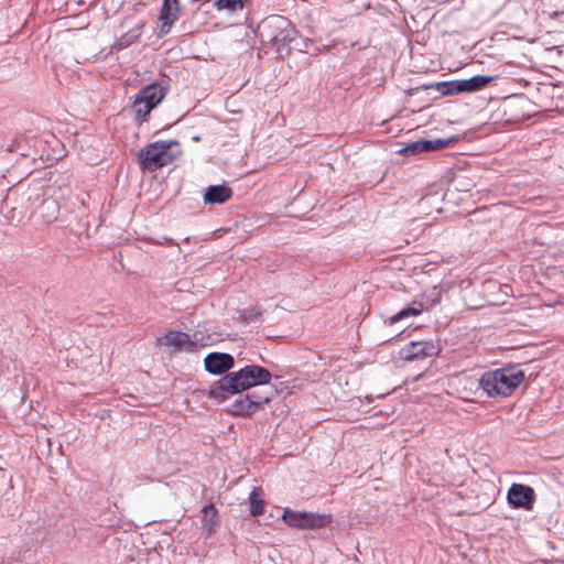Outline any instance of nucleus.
<instances>
[{
    "label": "nucleus",
    "mask_w": 564,
    "mask_h": 564,
    "mask_svg": "<svg viewBox=\"0 0 564 564\" xmlns=\"http://www.w3.org/2000/svg\"><path fill=\"white\" fill-rule=\"evenodd\" d=\"M271 380V372L263 367L250 365L239 371L226 375L218 386L209 390V397L225 400V393H239L257 384H265Z\"/></svg>",
    "instance_id": "1"
},
{
    "label": "nucleus",
    "mask_w": 564,
    "mask_h": 564,
    "mask_svg": "<svg viewBox=\"0 0 564 564\" xmlns=\"http://www.w3.org/2000/svg\"><path fill=\"white\" fill-rule=\"evenodd\" d=\"M524 380L522 370L507 367L485 372L479 379V386L488 397H508Z\"/></svg>",
    "instance_id": "2"
},
{
    "label": "nucleus",
    "mask_w": 564,
    "mask_h": 564,
    "mask_svg": "<svg viewBox=\"0 0 564 564\" xmlns=\"http://www.w3.org/2000/svg\"><path fill=\"white\" fill-rule=\"evenodd\" d=\"M178 154L177 141H156L141 149L139 161L142 169L155 171L171 163Z\"/></svg>",
    "instance_id": "3"
},
{
    "label": "nucleus",
    "mask_w": 564,
    "mask_h": 564,
    "mask_svg": "<svg viewBox=\"0 0 564 564\" xmlns=\"http://www.w3.org/2000/svg\"><path fill=\"white\" fill-rule=\"evenodd\" d=\"M282 520L290 528L300 530H311L328 525L332 522V516L326 513H314L285 509L282 514Z\"/></svg>",
    "instance_id": "4"
},
{
    "label": "nucleus",
    "mask_w": 564,
    "mask_h": 564,
    "mask_svg": "<svg viewBox=\"0 0 564 564\" xmlns=\"http://www.w3.org/2000/svg\"><path fill=\"white\" fill-rule=\"evenodd\" d=\"M164 96L165 89L158 84H151L141 89L132 104L135 117L144 120L151 110L162 101Z\"/></svg>",
    "instance_id": "5"
},
{
    "label": "nucleus",
    "mask_w": 564,
    "mask_h": 564,
    "mask_svg": "<svg viewBox=\"0 0 564 564\" xmlns=\"http://www.w3.org/2000/svg\"><path fill=\"white\" fill-rule=\"evenodd\" d=\"M288 24L289 23L284 18L280 15H272L259 24L258 32L264 41L278 44L288 39Z\"/></svg>",
    "instance_id": "6"
},
{
    "label": "nucleus",
    "mask_w": 564,
    "mask_h": 564,
    "mask_svg": "<svg viewBox=\"0 0 564 564\" xmlns=\"http://www.w3.org/2000/svg\"><path fill=\"white\" fill-rule=\"evenodd\" d=\"M440 348L432 340L411 341L401 349V357L404 360H420L438 355Z\"/></svg>",
    "instance_id": "7"
},
{
    "label": "nucleus",
    "mask_w": 564,
    "mask_h": 564,
    "mask_svg": "<svg viewBox=\"0 0 564 564\" xmlns=\"http://www.w3.org/2000/svg\"><path fill=\"white\" fill-rule=\"evenodd\" d=\"M507 499L513 508L531 510L535 499L534 490L522 484H513L508 490Z\"/></svg>",
    "instance_id": "8"
},
{
    "label": "nucleus",
    "mask_w": 564,
    "mask_h": 564,
    "mask_svg": "<svg viewBox=\"0 0 564 564\" xmlns=\"http://www.w3.org/2000/svg\"><path fill=\"white\" fill-rule=\"evenodd\" d=\"M205 369L215 375H220L232 368L234 358L225 352H210L204 360Z\"/></svg>",
    "instance_id": "9"
},
{
    "label": "nucleus",
    "mask_w": 564,
    "mask_h": 564,
    "mask_svg": "<svg viewBox=\"0 0 564 564\" xmlns=\"http://www.w3.org/2000/svg\"><path fill=\"white\" fill-rule=\"evenodd\" d=\"M180 17L178 2H163L160 15V34L164 35L170 32L171 26Z\"/></svg>",
    "instance_id": "10"
},
{
    "label": "nucleus",
    "mask_w": 564,
    "mask_h": 564,
    "mask_svg": "<svg viewBox=\"0 0 564 564\" xmlns=\"http://www.w3.org/2000/svg\"><path fill=\"white\" fill-rule=\"evenodd\" d=\"M232 196V189L225 185L208 186L204 193L203 200L207 205L225 204Z\"/></svg>",
    "instance_id": "11"
},
{
    "label": "nucleus",
    "mask_w": 564,
    "mask_h": 564,
    "mask_svg": "<svg viewBox=\"0 0 564 564\" xmlns=\"http://www.w3.org/2000/svg\"><path fill=\"white\" fill-rule=\"evenodd\" d=\"M452 139L420 140L404 149V152H429L445 149L449 145Z\"/></svg>",
    "instance_id": "12"
},
{
    "label": "nucleus",
    "mask_w": 564,
    "mask_h": 564,
    "mask_svg": "<svg viewBox=\"0 0 564 564\" xmlns=\"http://www.w3.org/2000/svg\"><path fill=\"white\" fill-rule=\"evenodd\" d=\"M163 345L174 347L175 349L194 350L195 343L191 337L182 332H170L162 339Z\"/></svg>",
    "instance_id": "13"
},
{
    "label": "nucleus",
    "mask_w": 564,
    "mask_h": 564,
    "mask_svg": "<svg viewBox=\"0 0 564 564\" xmlns=\"http://www.w3.org/2000/svg\"><path fill=\"white\" fill-rule=\"evenodd\" d=\"M495 78V76L476 75L468 79H460L456 90H463V93L477 91L487 87Z\"/></svg>",
    "instance_id": "14"
},
{
    "label": "nucleus",
    "mask_w": 564,
    "mask_h": 564,
    "mask_svg": "<svg viewBox=\"0 0 564 564\" xmlns=\"http://www.w3.org/2000/svg\"><path fill=\"white\" fill-rule=\"evenodd\" d=\"M426 308L427 306H425L421 301L414 300L412 302V306L403 308L397 314L392 315L389 319V323L392 325L404 318L417 316Z\"/></svg>",
    "instance_id": "15"
},
{
    "label": "nucleus",
    "mask_w": 564,
    "mask_h": 564,
    "mask_svg": "<svg viewBox=\"0 0 564 564\" xmlns=\"http://www.w3.org/2000/svg\"><path fill=\"white\" fill-rule=\"evenodd\" d=\"M202 527L210 535L217 523V510L214 505H207L202 509Z\"/></svg>",
    "instance_id": "16"
},
{
    "label": "nucleus",
    "mask_w": 564,
    "mask_h": 564,
    "mask_svg": "<svg viewBox=\"0 0 564 564\" xmlns=\"http://www.w3.org/2000/svg\"><path fill=\"white\" fill-rule=\"evenodd\" d=\"M231 412L235 415L239 416H249L253 414L256 411L252 401H250L247 395L241 399L236 400L231 405Z\"/></svg>",
    "instance_id": "17"
},
{
    "label": "nucleus",
    "mask_w": 564,
    "mask_h": 564,
    "mask_svg": "<svg viewBox=\"0 0 564 564\" xmlns=\"http://www.w3.org/2000/svg\"><path fill=\"white\" fill-rule=\"evenodd\" d=\"M250 513L254 517L264 512V501L260 497L259 488L254 487L249 495Z\"/></svg>",
    "instance_id": "18"
},
{
    "label": "nucleus",
    "mask_w": 564,
    "mask_h": 564,
    "mask_svg": "<svg viewBox=\"0 0 564 564\" xmlns=\"http://www.w3.org/2000/svg\"><path fill=\"white\" fill-rule=\"evenodd\" d=\"M247 398L252 401L253 405H254V409L256 411H258L259 409L262 408L263 404L265 403H269L270 400H271V395H272V392H269V393H258V392H253V393H250V394H246Z\"/></svg>",
    "instance_id": "19"
},
{
    "label": "nucleus",
    "mask_w": 564,
    "mask_h": 564,
    "mask_svg": "<svg viewBox=\"0 0 564 564\" xmlns=\"http://www.w3.org/2000/svg\"><path fill=\"white\" fill-rule=\"evenodd\" d=\"M41 210L48 213L46 221H52L56 218L58 206L54 200H44L41 205Z\"/></svg>",
    "instance_id": "20"
},
{
    "label": "nucleus",
    "mask_w": 564,
    "mask_h": 564,
    "mask_svg": "<svg viewBox=\"0 0 564 564\" xmlns=\"http://www.w3.org/2000/svg\"><path fill=\"white\" fill-rule=\"evenodd\" d=\"M218 11L227 10L228 12H235L243 9V2H215Z\"/></svg>",
    "instance_id": "21"
},
{
    "label": "nucleus",
    "mask_w": 564,
    "mask_h": 564,
    "mask_svg": "<svg viewBox=\"0 0 564 564\" xmlns=\"http://www.w3.org/2000/svg\"><path fill=\"white\" fill-rule=\"evenodd\" d=\"M459 85V80H453V82H448V83H443L442 86L446 87V90L445 93L446 94H459V93H463V90H456V88H458L457 86Z\"/></svg>",
    "instance_id": "22"
}]
</instances>
